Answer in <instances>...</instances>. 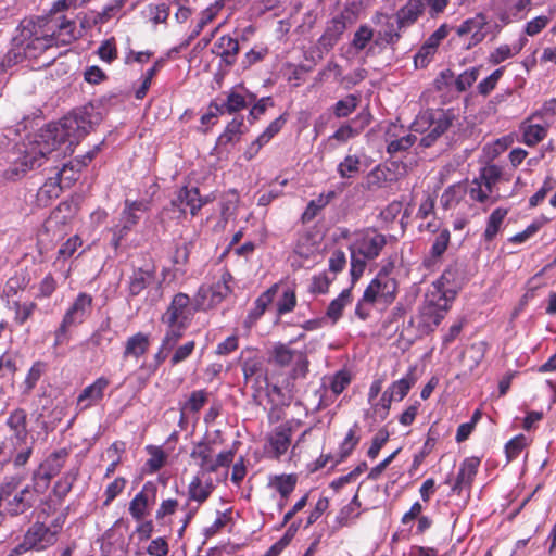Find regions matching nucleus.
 <instances>
[{"mask_svg":"<svg viewBox=\"0 0 556 556\" xmlns=\"http://www.w3.org/2000/svg\"><path fill=\"white\" fill-rule=\"evenodd\" d=\"M50 23L55 26L58 46H67L76 40L79 35L75 31V23L73 21L55 17H49Z\"/></svg>","mask_w":556,"mask_h":556,"instance_id":"4be33fe9","label":"nucleus"},{"mask_svg":"<svg viewBox=\"0 0 556 556\" xmlns=\"http://www.w3.org/2000/svg\"><path fill=\"white\" fill-rule=\"evenodd\" d=\"M508 213V210L497 207L495 208L488 218L486 228L483 233L485 241L491 242L496 235L500 232L502 224Z\"/></svg>","mask_w":556,"mask_h":556,"instance_id":"c9c22d12","label":"nucleus"},{"mask_svg":"<svg viewBox=\"0 0 556 556\" xmlns=\"http://www.w3.org/2000/svg\"><path fill=\"white\" fill-rule=\"evenodd\" d=\"M112 330L110 327V323H103L100 328L92 333L89 338V343L96 348L103 349L108 346L112 341Z\"/></svg>","mask_w":556,"mask_h":556,"instance_id":"603ef678","label":"nucleus"},{"mask_svg":"<svg viewBox=\"0 0 556 556\" xmlns=\"http://www.w3.org/2000/svg\"><path fill=\"white\" fill-rule=\"evenodd\" d=\"M110 384L105 377H99L93 383L87 386L78 395L76 406L79 410H85L98 404L104 396V390Z\"/></svg>","mask_w":556,"mask_h":556,"instance_id":"dca6fc26","label":"nucleus"},{"mask_svg":"<svg viewBox=\"0 0 556 556\" xmlns=\"http://www.w3.org/2000/svg\"><path fill=\"white\" fill-rule=\"evenodd\" d=\"M300 352L290 349L287 344L278 343L270 351L268 362L278 367H287L293 363Z\"/></svg>","mask_w":556,"mask_h":556,"instance_id":"c85d7f7f","label":"nucleus"},{"mask_svg":"<svg viewBox=\"0 0 556 556\" xmlns=\"http://www.w3.org/2000/svg\"><path fill=\"white\" fill-rule=\"evenodd\" d=\"M21 477H7L0 483V510L3 515L17 517L30 510L36 501L37 494L42 493L36 489V484L23 485Z\"/></svg>","mask_w":556,"mask_h":556,"instance_id":"7ed1b4c3","label":"nucleus"},{"mask_svg":"<svg viewBox=\"0 0 556 556\" xmlns=\"http://www.w3.org/2000/svg\"><path fill=\"white\" fill-rule=\"evenodd\" d=\"M213 447L210 443L201 441L194 444L190 457L199 459V467L202 473L214 472V465L212 463Z\"/></svg>","mask_w":556,"mask_h":556,"instance_id":"b1692460","label":"nucleus"},{"mask_svg":"<svg viewBox=\"0 0 556 556\" xmlns=\"http://www.w3.org/2000/svg\"><path fill=\"white\" fill-rule=\"evenodd\" d=\"M292 364H293V368L291 371V378L292 379L305 378L308 372V365H309L306 354L303 352H300L298 354V356L294 358Z\"/></svg>","mask_w":556,"mask_h":556,"instance_id":"69168bd1","label":"nucleus"},{"mask_svg":"<svg viewBox=\"0 0 556 556\" xmlns=\"http://www.w3.org/2000/svg\"><path fill=\"white\" fill-rule=\"evenodd\" d=\"M390 433L387 429L381 428L372 438L371 445L367 451V456L375 459L383 445L388 442Z\"/></svg>","mask_w":556,"mask_h":556,"instance_id":"680f3d73","label":"nucleus"},{"mask_svg":"<svg viewBox=\"0 0 556 556\" xmlns=\"http://www.w3.org/2000/svg\"><path fill=\"white\" fill-rule=\"evenodd\" d=\"M243 126V118H233L226 127L225 131L218 137L217 146L227 147L239 140L241 135V127Z\"/></svg>","mask_w":556,"mask_h":556,"instance_id":"a19ab883","label":"nucleus"},{"mask_svg":"<svg viewBox=\"0 0 556 556\" xmlns=\"http://www.w3.org/2000/svg\"><path fill=\"white\" fill-rule=\"evenodd\" d=\"M35 438L30 437L26 443H12V451L7 453L10 455V459H12L14 467H23L29 460L33 451H34Z\"/></svg>","mask_w":556,"mask_h":556,"instance_id":"2f4dec72","label":"nucleus"},{"mask_svg":"<svg viewBox=\"0 0 556 556\" xmlns=\"http://www.w3.org/2000/svg\"><path fill=\"white\" fill-rule=\"evenodd\" d=\"M522 49V43L519 46H514L513 48L508 45H503L496 48L491 54H490V62L492 64H500L504 62L505 60L514 56L515 54L519 53Z\"/></svg>","mask_w":556,"mask_h":556,"instance_id":"6e6d98bb","label":"nucleus"},{"mask_svg":"<svg viewBox=\"0 0 556 556\" xmlns=\"http://www.w3.org/2000/svg\"><path fill=\"white\" fill-rule=\"evenodd\" d=\"M230 293V287L225 277L208 288H201L199 294L203 298H210L211 305L220 303Z\"/></svg>","mask_w":556,"mask_h":556,"instance_id":"f704fd0d","label":"nucleus"},{"mask_svg":"<svg viewBox=\"0 0 556 556\" xmlns=\"http://www.w3.org/2000/svg\"><path fill=\"white\" fill-rule=\"evenodd\" d=\"M357 428L358 425L354 424L353 428H351L346 433L344 441L340 446L341 458L348 457L355 448V446L358 444L359 437L356 435Z\"/></svg>","mask_w":556,"mask_h":556,"instance_id":"e2e57ef3","label":"nucleus"},{"mask_svg":"<svg viewBox=\"0 0 556 556\" xmlns=\"http://www.w3.org/2000/svg\"><path fill=\"white\" fill-rule=\"evenodd\" d=\"M547 135L545 127L541 125H529L523 129L522 142L529 147H534L541 142Z\"/></svg>","mask_w":556,"mask_h":556,"instance_id":"3c124183","label":"nucleus"},{"mask_svg":"<svg viewBox=\"0 0 556 556\" xmlns=\"http://www.w3.org/2000/svg\"><path fill=\"white\" fill-rule=\"evenodd\" d=\"M70 456L67 448H60L49 454L34 470L31 481L36 484V489L46 491L50 481L60 473Z\"/></svg>","mask_w":556,"mask_h":556,"instance_id":"423d86ee","label":"nucleus"},{"mask_svg":"<svg viewBox=\"0 0 556 556\" xmlns=\"http://www.w3.org/2000/svg\"><path fill=\"white\" fill-rule=\"evenodd\" d=\"M190 298L185 293H177L174 295L169 306L163 314L161 320L165 325H180L189 326L191 321V309L189 308Z\"/></svg>","mask_w":556,"mask_h":556,"instance_id":"f8f14e48","label":"nucleus"},{"mask_svg":"<svg viewBox=\"0 0 556 556\" xmlns=\"http://www.w3.org/2000/svg\"><path fill=\"white\" fill-rule=\"evenodd\" d=\"M501 177L502 168L495 164H488L481 168L479 179L483 182L488 192H492L493 186L501 179Z\"/></svg>","mask_w":556,"mask_h":556,"instance_id":"de8ad7c7","label":"nucleus"},{"mask_svg":"<svg viewBox=\"0 0 556 556\" xmlns=\"http://www.w3.org/2000/svg\"><path fill=\"white\" fill-rule=\"evenodd\" d=\"M46 369L47 364L45 362L37 361L33 364L24 381L26 393L30 392L35 388Z\"/></svg>","mask_w":556,"mask_h":556,"instance_id":"13d9d810","label":"nucleus"},{"mask_svg":"<svg viewBox=\"0 0 556 556\" xmlns=\"http://www.w3.org/2000/svg\"><path fill=\"white\" fill-rule=\"evenodd\" d=\"M417 140L415 135L408 134L401 138L389 141L387 152L390 155H395L400 152L407 151Z\"/></svg>","mask_w":556,"mask_h":556,"instance_id":"5fc2aeb1","label":"nucleus"},{"mask_svg":"<svg viewBox=\"0 0 556 556\" xmlns=\"http://www.w3.org/2000/svg\"><path fill=\"white\" fill-rule=\"evenodd\" d=\"M295 305H296V296H295L294 291L287 290L283 292L282 298L277 302V314L279 316L287 314V313L293 311Z\"/></svg>","mask_w":556,"mask_h":556,"instance_id":"774afa93","label":"nucleus"},{"mask_svg":"<svg viewBox=\"0 0 556 556\" xmlns=\"http://www.w3.org/2000/svg\"><path fill=\"white\" fill-rule=\"evenodd\" d=\"M157 486L154 482L148 481L142 490L129 503V514L134 519L140 521L148 514V507L155 503Z\"/></svg>","mask_w":556,"mask_h":556,"instance_id":"4468645a","label":"nucleus"},{"mask_svg":"<svg viewBox=\"0 0 556 556\" xmlns=\"http://www.w3.org/2000/svg\"><path fill=\"white\" fill-rule=\"evenodd\" d=\"M254 101H256V96L250 91H247V94L243 96L235 90H231L228 93L226 100H224V109L227 110L228 114H233L245 109Z\"/></svg>","mask_w":556,"mask_h":556,"instance_id":"bb28decb","label":"nucleus"},{"mask_svg":"<svg viewBox=\"0 0 556 556\" xmlns=\"http://www.w3.org/2000/svg\"><path fill=\"white\" fill-rule=\"evenodd\" d=\"M357 20L356 14L351 9H344L328 22L327 27L318 39V49L321 52L330 51L341 39L346 28L353 25Z\"/></svg>","mask_w":556,"mask_h":556,"instance_id":"0eeeda50","label":"nucleus"},{"mask_svg":"<svg viewBox=\"0 0 556 556\" xmlns=\"http://www.w3.org/2000/svg\"><path fill=\"white\" fill-rule=\"evenodd\" d=\"M56 531L46 526L45 522H34L25 532L23 545L27 551H45L56 543Z\"/></svg>","mask_w":556,"mask_h":556,"instance_id":"9b49d317","label":"nucleus"},{"mask_svg":"<svg viewBox=\"0 0 556 556\" xmlns=\"http://www.w3.org/2000/svg\"><path fill=\"white\" fill-rule=\"evenodd\" d=\"M387 244L384 235L375 229H368L356 242L355 251L365 260L371 261L379 256Z\"/></svg>","mask_w":556,"mask_h":556,"instance_id":"ddd939ff","label":"nucleus"},{"mask_svg":"<svg viewBox=\"0 0 556 556\" xmlns=\"http://www.w3.org/2000/svg\"><path fill=\"white\" fill-rule=\"evenodd\" d=\"M357 103L358 97L355 94H349L333 105V114L339 118L346 117L355 111Z\"/></svg>","mask_w":556,"mask_h":556,"instance_id":"864d4df0","label":"nucleus"},{"mask_svg":"<svg viewBox=\"0 0 556 556\" xmlns=\"http://www.w3.org/2000/svg\"><path fill=\"white\" fill-rule=\"evenodd\" d=\"M150 346L149 336L142 332L129 337L125 343V350L123 358L127 359L134 357L138 359L140 356L147 353Z\"/></svg>","mask_w":556,"mask_h":556,"instance_id":"aec40b11","label":"nucleus"},{"mask_svg":"<svg viewBox=\"0 0 556 556\" xmlns=\"http://www.w3.org/2000/svg\"><path fill=\"white\" fill-rule=\"evenodd\" d=\"M296 482H298L296 475L283 473V475L271 477L269 480V486L274 488L280 494V497L287 500L289 497V495L295 489Z\"/></svg>","mask_w":556,"mask_h":556,"instance_id":"473e14b6","label":"nucleus"},{"mask_svg":"<svg viewBox=\"0 0 556 556\" xmlns=\"http://www.w3.org/2000/svg\"><path fill=\"white\" fill-rule=\"evenodd\" d=\"M375 38L374 29L369 25L363 24L354 33L351 47L356 52H361L365 50L372 40L375 41Z\"/></svg>","mask_w":556,"mask_h":556,"instance_id":"ea45409f","label":"nucleus"},{"mask_svg":"<svg viewBox=\"0 0 556 556\" xmlns=\"http://www.w3.org/2000/svg\"><path fill=\"white\" fill-rule=\"evenodd\" d=\"M188 495L190 501H195L199 504L204 503L208 498L207 491L202 489V481L200 477H194L188 486Z\"/></svg>","mask_w":556,"mask_h":556,"instance_id":"0e129e2a","label":"nucleus"},{"mask_svg":"<svg viewBox=\"0 0 556 556\" xmlns=\"http://www.w3.org/2000/svg\"><path fill=\"white\" fill-rule=\"evenodd\" d=\"M102 121L101 112L91 103L75 109L58 123L40 130L29 146H18L9 155L10 166L4 172L8 179L16 180L28 170L40 167L49 157L58 159L71 154Z\"/></svg>","mask_w":556,"mask_h":556,"instance_id":"f257e3e1","label":"nucleus"},{"mask_svg":"<svg viewBox=\"0 0 556 556\" xmlns=\"http://www.w3.org/2000/svg\"><path fill=\"white\" fill-rule=\"evenodd\" d=\"M206 202L207 199L200 197L198 188L184 187L178 191L176 198L170 201V205L180 213H186L189 208L190 214L194 216Z\"/></svg>","mask_w":556,"mask_h":556,"instance_id":"2eb2a0df","label":"nucleus"},{"mask_svg":"<svg viewBox=\"0 0 556 556\" xmlns=\"http://www.w3.org/2000/svg\"><path fill=\"white\" fill-rule=\"evenodd\" d=\"M455 293L435 289L426 295L424 305L420 308L422 325L432 331L444 319L450 309Z\"/></svg>","mask_w":556,"mask_h":556,"instance_id":"39448f33","label":"nucleus"},{"mask_svg":"<svg viewBox=\"0 0 556 556\" xmlns=\"http://www.w3.org/2000/svg\"><path fill=\"white\" fill-rule=\"evenodd\" d=\"M457 121L454 109H429L420 113L412 124L416 132L428 131L420 140V146L431 147Z\"/></svg>","mask_w":556,"mask_h":556,"instance_id":"20e7f679","label":"nucleus"},{"mask_svg":"<svg viewBox=\"0 0 556 556\" xmlns=\"http://www.w3.org/2000/svg\"><path fill=\"white\" fill-rule=\"evenodd\" d=\"M504 71L505 67H500L495 70L490 76L481 80L477 86L478 92L483 97L489 96L495 89L498 80L504 74Z\"/></svg>","mask_w":556,"mask_h":556,"instance_id":"4d7b16f0","label":"nucleus"},{"mask_svg":"<svg viewBox=\"0 0 556 556\" xmlns=\"http://www.w3.org/2000/svg\"><path fill=\"white\" fill-rule=\"evenodd\" d=\"M480 465V459L477 457H469L466 458L458 471V475L456 477L455 485L453 486V490H456L458 488H462L463 485H469L477 475L478 467Z\"/></svg>","mask_w":556,"mask_h":556,"instance_id":"7c9ffc66","label":"nucleus"},{"mask_svg":"<svg viewBox=\"0 0 556 556\" xmlns=\"http://www.w3.org/2000/svg\"><path fill=\"white\" fill-rule=\"evenodd\" d=\"M223 8V4L219 3V2H215L213 5L206 8L205 10H203L201 12V17L199 20V22L197 23V25L194 26V28L192 29V31L190 33V35L188 36V38L182 41L179 47L173 49V51H180L182 49H186L192 40H194L200 34L201 31L203 30V28L208 24L211 23L214 17L216 16L217 12Z\"/></svg>","mask_w":556,"mask_h":556,"instance_id":"6ab92c4d","label":"nucleus"},{"mask_svg":"<svg viewBox=\"0 0 556 556\" xmlns=\"http://www.w3.org/2000/svg\"><path fill=\"white\" fill-rule=\"evenodd\" d=\"M207 402V393L204 390L193 391L188 401L181 406L180 424L184 421L186 412L198 413Z\"/></svg>","mask_w":556,"mask_h":556,"instance_id":"a18cd8bd","label":"nucleus"},{"mask_svg":"<svg viewBox=\"0 0 556 556\" xmlns=\"http://www.w3.org/2000/svg\"><path fill=\"white\" fill-rule=\"evenodd\" d=\"M75 480L76 473L67 472L54 483L52 495L56 498L59 504H61L71 492Z\"/></svg>","mask_w":556,"mask_h":556,"instance_id":"49530a36","label":"nucleus"},{"mask_svg":"<svg viewBox=\"0 0 556 556\" xmlns=\"http://www.w3.org/2000/svg\"><path fill=\"white\" fill-rule=\"evenodd\" d=\"M278 290L277 285L270 287L263 292L254 302V307L249 313V318L257 320L266 311L269 304L274 301L276 292Z\"/></svg>","mask_w":556,"mask_h":556,"instance_id":"58836bf2","label":"nucleus"},{"mask_svg":"<svg viewBox=\"0 0 556 556\" xmlns=\"http://www.w3.org/2000/svg\"><path fill=\"white\" fill-rule=\"evenodd\" d=\"M397 282L391 278L384 269L379 274L364 291L365 301H374L375 303L389 305L396 296Z\"/></svg>","mask_w":556,"mask_h":556,"instance_id":"1a4fd4ad","label":"nucleus"},{"mask_svg":"<svg viewBox=\"0 0 556 556\" xmlns=\"http://www.w3.org/2000/svg\"><path fill=\"white\" fill-rule=\"evenodd\" d=\"M336 197L334 191L328 193H321L317 199L311 200L302 214V220L304 223L313 220L319 211L324 208L333 198Z\"/></svg>","mask_w":556,"mask_h":556,"instance_id":"e433bc0d","label":"nucleus"},{"mask_svg":"<svg viewBox=\"0 0 556 556\" xmlns=\"http://www.w3.org/2000/svg\"><path fill=\"white\" fill-rule=\"evenodd\" d=\"M161 287L162 280L157 278V268L153 262H148L142 266L134 267L127 281L129 298L138 296L143 290L149 288H155L159 292Z\"/></svg>","mask_w":556,"mask_h":556,"instance_id":"6e6552de","label":"nucleus"},{"mask_svg":"<svg viewBox=\"0 0 556 556\" xmlns=\"http://www.w3.org/2000/svg\"><path fill=\"white\" fill-rule=\"evenodd\" d=\"M400 31L394 23L388 22L386 28L377 33L375 45L378 47L394 46L401 38Z\"/></svg>","mask_w":556,"mask_h":556,"instance_id":"c03bdc74","label":"nucleus"},{"mask_svg":"<svg viewBox=\"0 0 556 556\" xmlns=\"http://www.w3.org/2000/svg\"><path fill=\"white\" fill-rule=\"evenodd\" d=\"M292 429L287 425L277 427L269 438V443L275 452V456L279 458L283 455L291 443Z\"/></svg>","mask_w":556,"mask_h":556,"instance_id":"5701e85b","label":"nucleus"},{"mask_svg":"<svg viewBox=\"0 0 556 556\" xmlns=\"http://www.w3.org/2000/svg\"><path fill=\"white\" fill-rule=\"evenodd\" d=\"M28 283L27 275L24 271H16L7 280L1 294L2 300L18 298V293L24 291Z\"/></svg>","mask_w":556,"mask_h":556,"instance_id":"c756f323","label":"nucleus"},{"mask_svg":"<svg viewBox=\"0 0 556 556\" xmlns=\"http://www.w3.org/2000/svg\"><path fill=\"white\" fill-rule=\"evenodd\" d=\"M481 66L466 70L458 76L455 75V88L458 92L468 90L478 79Z\"/></svg>","mask_w":556,"mask_h":556,"instance_id":"09e8293b","label":"nucleus"},{"mask_svg":"<svg viewBox=\"0 0 556 556\" xmlns=\"http://www.w3.org/2000/svg\"><path fill=\"white\" fill-rule=\"evenodd\" d=\"M166 326H167V329H166L165 336L162 340L163 348L173 350L177 345V343L181 339L185 330L189 326H185L184 323H180V325L174 324V325H166Z\"/></svg>","mask_w":556,"mask_h":556,"instance_id":"8fccbe9b","label":"nucleus"},{"mask_svg":"<svg viewBox=\"0 0 556 556\" xmlns=\"http://www.w3.org/2000/svg\"><path fill=\"white\" fill-rule=\"evenodd\" d=\"M217 46L222 49V60L226 63V65H232L236 61V55L240 50L238 40L230 36H222L218 39Z\"/></svg>","mask_w":556,"mask_h":556,"instance_id":"4c0bfd02","label":"nucleus"},{"mask_svg":"<svg viewBox=\"0 0 556 556\" xmlns=\"http://www.w3.org/2000/svg\"><path fill=\"white\" fill-rule=\"evenodd\" d=\"M73 170V167L67 164H63L62 168L58 170L55 178H49L43 186L39 190V195H46L48 198H58L61 191L60 184L62 181V177L68 170Z\"/></svg>","mask_w":556,"mask_h":556,"instance_id":"79ce46f5","label":"nucleus"},{"mask_svg":"<svg viewBox=\"0 0 556 556\" xmlns=\"http://www.w3.org/2000/svg\"><path fill=\"white\" fill-rule=\"evenodd\" d=\"M424 12L425 8L421 0H408L406 4L396 12V24L399 30L415 24Z\"/></svg>","mask_w":556,"mask_h":556,"instance_id":"a211bd4d","label":"nucleus"},{"mask_svg":"<svg viewBox=\"0 0 556 556\" xmlns=\"http://www.w3.org/2000/svg\"><path fill=\"white\" fill-rule=\"evenodd\" d=\"M97 54L99 58L106 62L112 63L117 59V48L115 43V39L112 37L110 39L104 40L100 47L98 48Z\"/></svg>","mask_w":556,"mask_h":556,"instance_id":"052dcab7","label":"nucleus"},{"mask_svg":"<svg viewBox=\"0 0 556 556\" xmlns=\"http://www.w3.org/2000/svg\"><path fill=\"white\" fill-rule=\"evenodd\" d=\"M364 163L361 156L356 154H348L337 166L339 176L343 179H351L356 177L363 168Z\"/></svg>","mask_w":556,"mask_h":556,"instance_id":"cd10ccee","label":"nucleus"},{"mask_svg":"<svg viewBox=\"0 0 556 556\" xmlns=\"http://www.w3.org/2000/svg\"><path fill=\"white\" fill-rule=\"evenodd\" d=\"M268 106H274V101L271 97H264L260 100L254 101V105L251 108L249 112V122L254 123L256 119L262 116Z\"/></svg>","mask_w":556,"mask_h":556,"instance_id":"338daca9","label":"nucleus"},{"mask_svg":"<svg viewBox=\"0 0 556 556\" xmlns=\"http://www.w3.org/2000/svg\"><path fill=\"white\" fill-rule=\"evenodd\" d=\"M11 434V443H26L30 439L27 430V413L23 408H15L12 410L7 419Z\"/></svg>","mask_w":556,"mask_h":556,"instance_id":"f3484780","label":"nucleus"},{"mask_svg":"<svg viewBox=\"0 0 556 556\" xmlns=\"http://www.w3.org/2000/svg\"><path fill=\"white\" fill-rule=\"evenodd\" d=\"M148 210V203L146 201H125V206L121 213L119 222L124 224V229H132L140 219V212Z\"/></svg>","mask_w":556,"mask_h":556,"instance_id":"412c9836","label":"nucleus"},{"mask_svg":"<svg viewBox=\"0 0 556 556\" xmlns=\"http://www.w3.org/2000/svg\"><path fill=\"white\" fill-rule=\"evenodd\" d=\"M417 378L415 376V368H409L408 372L401 379L394 381L387 391L391 394V399L395 401H402L412 387L416 383Z\"/></svg>","mask_w":556,"mask_h":556,"instance_id":"393cba45","label":"nucleus"},{"mask_svg":"<svg viewBox=\"0 0 556 556\" xmlns=\"http://www.w3.org/2000/svg\"><path fill=\"white\" fill-rule=\"evenodd\" d=\"M55 38V26L49 17H26L16 28L13 45L23 48L26 58L36 59L50 48L59 47Z\"/></svg>","mask_w":556,"mask_h":556,"instance_id":"f03ea898","label":"nucleus"},{"mask_svg":"<svg viewBox=\"0 0 556 556\" xmlns=\"http://www.w3.org/2000/svg\"><path fill=\"white\" fill-rule=\"evenodd\" d=\"M450 239H451V233H450L448 229L441 230L437 235V237L432 243L431 251H430L431 256H433L435 258L442 256L448 247Z\"/></svg>","mask_w":556,"mask_h":556,"instance_id":"bf43d9fd","label":"nucleus"},{"mask_svg":"<svg viewBox=\"0 0 556 556\" xmlns=\"http://www.w3.org/2000/svg\"><path fill=\"white\" fill-rule=\"evenodd\" d=\"M242 371L245 382L253 380L258 384L266 378L263 361L260 357H251L243 362Z\"/></svg>","mask_w":556,"mask_h":556,"instance_id":"72a5a7b5","label":"nucleus"},{"mask_svg":"<svg viewBox=\"0 0 556 556\" xmlns=\"http://www.w3.org/2000/svg\"><path fill=\"white\" fill-rule=\"evenodd\" d=\"M92 298L91 295L81 292L77 295L74 303L66 311L60 328L56 330V342H60L61 336L65 334L67 329L72 326L81 324L91 312Z\"/></svg>","mask_w":556,"mask_h":556,"instance_id":"9d476101","label":"nucleus"},{"mask_svg":"<svg viewBox=\"0 0 556 556\" xmlns=\"http://www.w3.org/2000/svg\"><path fill=\"white\" fill-rule=\"evenodd\" d=\"M352 287L344 289L338 298L332 300L326 311V316L332 320V323H337L343 313V309L352 303Z\"/></svg>","mask_w":556,"mask_h":556,"instance_id":"a878e982","label":"nucleus"},{"mask_svg":"<svg viewBox=\"0 0 556 556\" xmlns=\"http://www.w3.org/2000/svg\"><path fill=\"white\" fill-rule=\"evenodd\" d=\"M488 21L484 14L479 13L475 17L467 18L456 29L459 37L477 34L485 28Z\"/></svg>","mask_w":556,"mask_h":556,"instance_id":"37998d69","label":"nucleus"}]
</instances>
